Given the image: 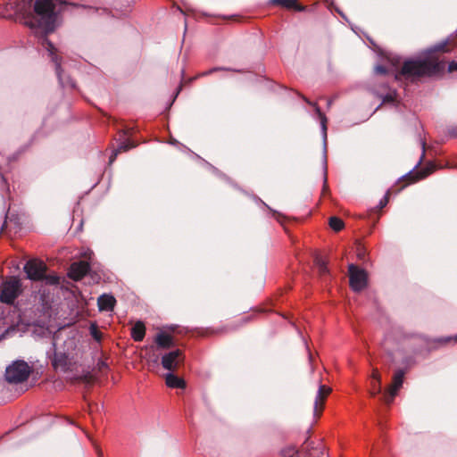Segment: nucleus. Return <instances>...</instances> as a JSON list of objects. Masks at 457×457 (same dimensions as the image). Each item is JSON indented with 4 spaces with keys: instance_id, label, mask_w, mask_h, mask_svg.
Here are the masks:
<instances>
[{
    "instance_id": "obj_1",
    "label": "nucleus",
    "mask_w": 457,
    "mask_h": 457,
    "mask_svg": "<svg viewBox=\"0 0 457 457\" xmlns=\"http://www.w3.org/2000/svg\"><path fill=\"white\" fill-rule=\"evenodd\" d=\"M457 46L456 38H446L438 42L427 50V55L420 59H409L403 62L400 71L395 75L396 80L403 77L414 81L423 77H436L444 74L445 60L441 56L454 50Z\"/></svg>"
},
{
    "instance_id": "obj_2",
    "label": "nucleus",
    "mask_w": 457,
    "mask_h": 457,
    "mask_svg": "<svg viewBox=\"0 0 457 457\" xmlns=\"http://www.w3.org/2000/svg\"><path fill=\"white\" fill-rule=\"evenodd\" d=\"M62 3L57 0H36L34 3L35 15L27 21L31 28H38L45 34L52 32L57 21V14L62 10Z\"/></svg>"
},
{
    "instance_id": "obj_3",
    "label": "nucleus",
    "mask_w": 457,
    "mask_h": 457,
    "mask_svg": "<svg viewBox=\"0 0 457 457\" xmlns=\"http://www.w3.org/2000/svg\"><path fill=\"white\" fill-rule=\"evenodd\" d=\"M46 266L39 260L34 259L29 261L24 266V271L27 277L31 280L45 279L46 284L56 285L59 283V278L55 275L46 276Z\"/></svg>"
},
{
    "instance_id": "obj_4",
    "label": "nucleus",
    "mask_w": 457,
    "mask_h": 457,
    "mask_svg": "<svg viewBox=\"0 0 457 457\" xmlns=\"http://www.w3.org/2000/svg\"><path fill=\"white\" fill-rule=\"evenodd\" d=\"M320 457L324 455L321 448L314 447L313 442L310 441L309 437L303 442L301 449H296L295 446H287L280 450L278 457Z\"/></svg>"
},
{
    "instance_id": "obj_5",
    "label": "nucleus",
    "mask_w": 457,
    "mask_h": 457,
    "mask_svg": "<svg viewBox=\"0 0 457 457\" xmlns=\"http://www.w3.org/2000/svg\"><path fill=\"white\" fill-rule=\"evenodd\" d=\"M21 293V282L17 277H11L0 286V301L12 304Z\"/></svg>"
},
{
    "instance_id": "obj_6",
    "label": "nucleus",
    "mask_w": 457,
    "mask_h": 457,
    "mask_svg": "<svg viewBox=\"0 0 457 457\" xmlns=\"http://www.w3.org/2000/svg\"><path fill=\"white\" fill-rule=\"evenodd\" d=\"M31 372V368L24 361H15L5 370V378L10 383H21L26 380Z\"/></svg>"
},
{
    "instance_id": "obj_7",
    "label": "nucleus",
    "mask_w": 457,
    "mask_h": 457,
    "mask_svg": "<svg viewBox=\"0 0 457 457\" xmlns=\"http://www.w3.org/2000/svg\"><path fill=\"white\" fill-rule=\"evenodd\" d=\"M349 284L353 291L361 292L368 286V273L355 264L348 266Z\"/></svg>"
},
{
    "instance_id": "obj_8",
    "label": "nucleus",
    "mask_w": 457,
    "mask_h": 457,
    "mask_svg": "<svg viewBox=\"0 0 457 457\" xmlns=\"http://www.w3.org/2000/svg\"><path fill=\"white\" fill-rule=\"evenodd\" d=\"M42 46L48 52V55L51 57L52 61L55 63V71L57 77L59 79L60 84L62 87H74V83L71 81V79L67 77L64 78L62 73L61 64L58 61L57 55H56V48L54 46V45L48 41L46 38H43L42 40Z\"/></svg>"
},
{
    "instance_id": "obj_9",
    "label": "nucleus",
    "mask_w": 457,
    "mask_h": 457,
    "mask_svg": "<svg viewBox=\"0 0 457 457\" xmlns=\"http://www.w3.org/2000/svg\"><path fill=\"white\" fill-rule=\"evenodd\" d=\"M404 374L405 372L403 370H397L395 372L392 378V383L383 395V400L386 404H390L394 401V398L403 386Z\"/></svg>"
},
{
    "instance_id": "obj_10",
    "label": "nucleus",
    "mask_w": 457,
    "mask_h": 457,
    "mask_svg": "<svg viewBox=\"0 0 457 457\" xmlns=\"http://www.w3.org/2000/svg\"><path fill=\"white\" fill-rule=\"evenodd\" d=\"M183 361L182 352L179 349L170 351L162 357V365L163 369L174 371Z\"/></svg>"
},
{
    "instance_id": "obj_11",
    "label": "nucleus",
    "mask_w": 457,
    "mask_h": 457,
    "mask_svg": "<svg viewBox=\"0 0 457 457\" xmlns=\"http://www.w3.org/2000/svg\"><path fill=\"white\" fill-rule=\"evenodd\" d=\"M331 393V388L325 385H320L318 394L314 402L313 415L316 419L320 418L324 409L326 398Z\"/></svg>"
},
{
    "instance_id": "obj_12",
    "label": "nucleus",
    "mask_w": 457,
    "mask_h": 457,
    "mask_svg": "<svg viewBox=\"0 0 457 457\" xmlns=\"http://www.w3.org/2000/svg\"><path fill=\"white\" fill-rule=\"evenodd\" d=\"M89 264L86 261L74 262L71 265L69 276L74 280L81 279L88 271Z\"/></svg>"
},
{
    "instance_id": "obj_13",
    "label": "nucleus",
    "mask_w": 457,
    "mask_h": 457,
    "mask_svg": "<svg viewBox=\"0 0 457 457\" xmlns=\"http://www.w3.org/2000/svg\"><path fill=\"white\" fill-rule=\"evenodd\" d=\"M33 0L10 1V8L14 10L16 15L26 17L30 13Z\"/></svg>"
},
{
    "instance_id": "obj_14",
    "label": "nucleus",
    "mask_w": 457,
    "mask_h": 457,
    "mask_svg": "<svg viewBox=\"0 0 457 457\" xmlns=\"http://www.w3.org/2000/svg\"><path fill=\"white\" fill-rule=\"evenodd\" d=\"M155 346L152 345L151 349H169L173 346V338L165 332L158 333L154 337Z\"/></svg>"
},
{
    "instance_id": "obj_15",
    "label": "nucleus",
    "mask_w": 457,
    "mask_h": 457,
    "mask_svg": "<svg viewBox=\"0 0 457 457\" xmlns=\"http://www.w3.org/2000/svg\"><path fill=\"white\" fill-rule=\"evenodd\" d=\"M301 97L308 104H310V105L314 107L315 112H316V114L318 115V117H319V119L320 120V125H321V129H322V132H323V137H324V139L326 140L327 139V129H328V127H327V121H328L327 117L325 116V114L321 112L320 108L315 103H312L308 98H306L304 96H301Z\"/></svg>"
},
{
    "instance_id": "obj_16",
    "label": "nucleus",
    "mask_w": 457,
    "mask_h": 457,
    "mask_svg": "<svg viewBox=\"0 0 457 457\" xmlns=\"http://www.w3.org/2000/svg\"><path fill=\"white\" fill-rule=\"evenodd\" d=\"M115 302V298L112 295H103L97 300L99 310L106 312L112 311L114 307Z\"/></svg>"
},
{
    "instance_id": "obj_17",
    "label": "nucleus",
    "mask_w": 457,
    "mask_h": 457,
    "mask_svg": "<svg viewBox=\"0 0 457 457\" xmlns=\"http://www.w3.org/2000/svg\"><path fill=\"white\" fill-rule=\"evenodd\" d=\"M434 170V166L430 165V167H427L426 169H423L420 171H417L415 173L409 172L405 177L409 180V183L416 182L420 179H422L428 176L430 173H432Z\"/></svg>"
},
{
    "instance_id": "obj_18",
    "label": "nucleus",
    "mask_w": 457,
    "mask_h": 457,
    "mask_svg": "<svg viewBox=\"0 0 457 457\" xmlns=\"http://www.w3.org/2000/svg\"><path fill=\"white\" fill-rule=\"evenodd\" d=\"M272 4L282 6L286 9L303 11L304 6L299 4L296 0H270Z\"/></svg>"
},
{
    "instance_id": "obj_19",
    "label": "nucleus",
    "mask_w": 457,
    "mask_h": 457,
    "mask_svg": "<svg viewBox=\"0 0 457 457\" xmlns=\"http://www.w3.org/2000/svg\"><path fill=\"white\" fill-rule=\"evenodd\" d=\"M165 382L166 385L171 388H184L186 386L184 379L174 375L172 372L166 375Z\"/></svg>"
},
{
    "instance_id": "obj_20",
    "label": "nucleus",
    "mask_w": 457,
    "mask_h": 457,
    "mask_svg": "<svg viewBox=\"0 0 457 457\" xmlns=\"http://www.w3.org/2000/svg\"><path fill=\"white\" fill-rule=\"evenodd\" d=\"M145 334V328L142 321H137L132 328L131 335L135 341H142Z\"/></svg>"
},
{
    "instance_id": "obj_21",
    "label": "nucleus",
    "mask_w": 457,
    "mask_h": 457,
    "mask_svg": "<svg viewBox=\"0 0 457 457\" xmlns=\"http://www.w3.org/2000/svg\"><path fill=\"white\" fill-rule=\"evenodd\" d=\"M137 145L129 140H125L123 142H121L118 148L116 150L113 151L112 154L110 156V163H112V162H114L116 156L118 155V154L121 153V152H126L131 148H134Z\"/></svg>"
},
{
    "instance_id": "obj_22",
    "label": "nucleus",
    "mask_w": 457,
    "mask_h": 457,
    "mask_svg": "<svg viewBox=\"0 0 457 457\" xmlns=\"http://www.w3.org/2000/svg\"><path fill=\"white\" fill-rule=\"evenodd\" d=\"M314 263L320 276H324L328 273V262L320 255L315 256Z\"/></svg>"
},
{
    "instance_id": "obj_23",
    "label": "nucleus",
    "mask_w": 457,
    "mask_h": 457,
    "mask_svg": "<svg viewBox=\"0 0 457 457\" xmlns=\"http://www.w3.org/2000/svg\"><path fill=\"white\" fill-rule=\"evenodd\" d=\"M14 16H16V12L10 8V2L0 5V18L12 19Z\"/></svg>"
},
{
    "instance_id": "obj_24",
    "label": "nucleus",
    "mask_w": 457,
    "mask_h": 457,
    "mask_svg": "<svg viewBox=\"0 0 457 457\" xmlns=\"http://www.w3.org/2000/svg\"><path fill=\"white\" fill-rule=\"evenodd\" d=\"M328 224L329 227L336 232L341 231L345 227L343 220L336 216L329 218Z\"/></svg>"
},
{
    "instance_id": "obj_25",
    "label": "nucleus",
    "mask_w": 457,
    "mask_h": 457,
    "mask_svg": "<svg viewBox=\"0 0 457 457\" xmlns=\"http://www.w3.org/2000/svg\"><path fill=\"white\" fill-rule=\"evenodd\" d=\"M371 377L375 381L378 382L377 393H381V376L378 369H373Z\"/></svg>"
},
{
    "instance_id": "obj_26",
    "label": "nucleus",
    "mask_w": 457,
    "mask_h": 457,
    "mask_svg": "<svg viewBox=\"0 0 457 457\" xmlns=\"http://www.w3.org/2000/svg\"><path fill=\"white\" fill-rule=\"evenodd\" d=\"M90 334L93 337V338L96 341H100L102 338V334L98 330L97 326L96 324H91L90 326Z\"/></svg>"
},
{
    "instance_id": "obj_27",
    "label": "nucleus",
    "mask_w": 457,
    "mask_h": 457,
    "mask_svg": "<svg viewBox=\"0 0 457 457\" xmlns=\"http://www.w3.org/2000/svg\"><path fill=\"white\" fill-rule=\"evenodd\" d=\"M273 216L287 230L286 221L287 220V218L278 212H273Z\"/></svg>"
},
{
    "instance_id": "obj_28",
    "label": "nucleus",
    "mask_w": 457,
    "mask_h": 457,
    "mask_svg": "<svg viewBox=\"0 0 457 457\" xmlns=\"http://www.w3.org/2000/svg\"><path fill=\"white\" fill-rule=\"evenodd\" d=\"M396 93L394 91L383 96V103H394L395 101Z\"/></svg>"
},
{
    "instance_id": "obj_29",
    "label": "nucleus",
    "mask_w": 457,
    "mask_h": 457,
    "mask_svg": "<svg viewBox=\"0 0 457 457\" xmlns=\"http://www.w3.org/2000/svg\"><path fill=\"white\" fill-rule=\"evenodd\" d=\"M389 195H390V191H387L386 194L385 195V196L380 200L378 208L382 209L387 204V203L389 201Z\"/></svg>"
},
{
    "instance_id": "obj_30",
    "label": "nucleus",
    "mask_w": 457,
    "mask_h": 457,
    "mask_svg": "<svg viewBox=\"0 0 457 457\" xmlns=\"http://www.w3.org/2000/svg\"><path fill=\"white\" fill-rule=\"evenodd\" d=\"M374 71L376 74H378V75H385L387 73L386 68L383 65H377L374 69Z\"/></svg>"
},
{
    "instance_id": "obj_31",
    "label": "nucleus",
    "mask_w": 457,
    "mask_h": 457,
    "mask_svg": "<svg viewBox=\"0 0 457 457\" xmlns=\"http://www.w3.org/2000/svg\"><path fill=\"white\" fill-rule=\"evenodd\" d=\"M229 69H227V68H223V67H217V68H213V69H211L209 71H206L204 72H203L201 74V76H207V75H210L212 74V72L214 71H228Z\"/></svg>"
},
{
    "instance_id": "obj_32",
    "label": "nucleus",
    "mask_w": 457,
    "mask_h": 457,
    "mask_svg": "<svg viewBox=\"0 0 457 457\" xmlns=\"http://www.w3.org/2000/svg\"><path fill=\"white\" fill-rule=\"evenodd\" d=\"M447 71L449 73L457 71V62H454V61L450 62L447 66Z\"/></svg>"
},
{
    "instance_id": "obj_33",
    "label": "nucleus",
    "mask_w": 457,
    "mask_h": 457,
    "mask_svg": "<svg viewBox=\"0 0 457 457\" xmlns=\"http://www.w3.org/2000/svg\"><path fill=\"white\" fill-rule=\"evenodd\" d=\"M357 256L361 260H363L365 258V250L361 245H359L357 247Z\"/></svg>"
},
{
    "instance_id": "obj_34",
    "label": "nucleus",
    "mask_w": 457,
    "mask_h": 457,
    "mask_svg": "<svg viewBox=\"0 0 457 457\" xmlns=\"http://www.w3.org/2000/svg\"><path fill=\"white\" fill-rule=\"evenodd\" d=\"M421 146H422V155L420 157V162H418V165H420L423 162V159L425 158V152H426V142L425 141L421 142Z\"/></svg>"
},
{
    "instance_id": "obj_35",
    "label": "nucleus",
    "mask_w": 457,
    "mask_h": 457,
    "mask_svg": "<svg viewBox=\"0 0 457 457\" xmlns=\"http://www.w3.org/2000/svg\"><path fill=\"white\" fill-rule=\"evenodd\" d=\"M377 386H378V382L377 381H374L372 383V390L370 392L371 395L372 396H375L377 395H378L379 393H377Z\"/></svg>"
},
{
    "instance_id": "obj_36",
    "label": "nucleus",
    "mask_w": 457,
    "mask_h": 457,
    "mask_svg": "<svg viewBox=\"0 0 457 457\" xmlns=\"http://www.w3.org/2000/svg\"><path fill=\"white\" fill-rule=\"evenodd\" d=\"M269 311L270 310L267 309L266 307H262V306L259 305V309H258L259 313H261V312H267Z\"/></svg>"
},
{
    "instance_id": "obj_37",
    "label": "nucleus",
    "mask_w": 457,
    "mask_h": 457,
    "mask_svg": "<svg viewBox=\"0 0 457 457\" xmlns=\"http://www.w3.org/2000/svg\"><path fill=\"white\" fill-rule=\"evenodd\" d=\"M328 191V186H327V178L325 177L324 186H323V194H325Z\"/></svg>"
},
{
    "instance_id": "obj_38",
    "label": "nucleus",
    "mask_w": 457,
    "mask_h": 457,
    "mask_svg": "<svg viewBox=\"0 0 457 457\" xmlns=\"http://www.w3.org/2000/svg\"><path fill=\"white\" fill-rule=\"evenodd\" d=\"M91 254H92V252L88 251V252L85 253L83 255L85 258L90 259Z\"/></svg>"
},
{
    "instance_id": "obj_39",
    "label": "nucleus",
    "mask_w": 457,
    "mask_h": 457,
    "mask_svg": "<svg viewBox=\"0 0 457 457\" xmlns=\"http://www.w3.org/2000/svg\"><path fill=\"white\" fill-rule=\"evenodd\" d=\"M258 83H259V85H261V84H265V85H267V84H268V80H267L266 79H263L262 80H261V79H259Z\"/></svg>"
},
{
    "instance_id": "obj_40",
    "label": "nucleus",
    "mask_w": 457,
    "mask_h": 457,
    "mask_svg": "<svg viewBox=\"0 0 457 457\" xmlns=\"http://www.w3.org/2000/svg\"><path fill=\"white\" fill-rule=\"evenodd\" d=\"M332 104V100L328 101V106L329 107Z\"/></svg>"
},
{
    "instance_id": "obj_41",
    "label": "nucleus",
    "mask_w": 457,
    "mask_h": 457,
    "mask_svg": "<svg viewBox=\"0 0 457 457\" xmlns=\"http://www.w3.org/2000/svg\"><path fill=\"white\" fill-rule=\"evenodd\" d=\"M154 361H158V357L155 356L154 359H153Z\"/></svg>"
},
{
    "instance_id": "obj_42",
    "label": "nucleus",
    "mask_w": 457,
    "mask_h": 457,
    "mask_svg": "<svg viewBox=\"0 0 457 457\" xmlns=\"http://www.w3.org/2000/svg\"><path fill=\"white\" fill-rule=\"evenodd\" d=\"M259 201H260V202H262V205H265V206H266L265 203H264V202H262L260 198H259Z\"/></svg>"
}]
</instances>
